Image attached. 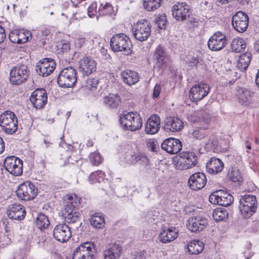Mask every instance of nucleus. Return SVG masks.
I'll list each match as a JSON object with an SVG mask.
<instances>
[{"mask_svg": "<svg viewBox=\"0 0 259 259\" xmlns=\"http://www.w3.org/2000/svg\"><path fill=\"white\" fill-rule=\"evenodd\" d=\"M208 144L212 146V148L217 149L219 146V142L217 139L214 137H210L208 141Z\"/></svg>", "mask_w": 259, "mask_h": 259, "instance_id": "58", "label": "nucleus"}, {"mask_svg": "<svg viewBox=\"0 0 259 259\" xmlns=\"http://www.w3.org/2000/svg\"><path fill=\"white\" fill-rule=\"evenodd\" d=\"M155 23L160 29H163L166 25V19L164 15L157 16L155 19Z\"/></svg>", "mask_w": 259, "mask_h": 259, "instance_id": "51", "label": "nucleus"}, {"mask_svg": "<svg viewBox=\"0 0 259 259\" xmlns=\"http://www.w3.org/2000/svg\"><path fill=\"white\" fill-rule=\"evenodd\" d=\"M146 253L145 251H140L138 252L135 255V259H146Z\"/></svg>", "mask_w": 259, "mask_h": 259, "instance_id": "62", "label": "nucleus"}, {"mask_svg": "<svg viewBox=\"0 0 259 259\" xmlns=\"http://www.w3.org/2000/svg\"><path fill=\"white\" fill-rule=\"evenodd\" d=\"M56 68V62L50 58H43L37 64L35 70L37 74L47 77L51 74Z\"/></svg>", "mask_w": 259, "mask_h": 259, "instance_id": "16", "label": "nucleus"}, {"mask_svg": "<svg viewBox=\"0 0 259 259\" xmlns=\"http://www.w3.org/2000/svg\"><path fill=\"white\" fill-rule=\"evenodd\" d=\"M0 126L4 133L14 134L18 129V120L14 113L6 111L2 113L0 116Z\"/></svg>", "mask_w": 259, "mask_h": 259, "instance_id": "4", "label": "nucleus"}, {"mask_svg": "<svg viewBox=\"0 0 259 259\" xmlns=\"http://www.w3.org/2000/svg\"><path fill=\"white\" fill-rule=\"evenodd\" d=\"M208 134L207 127L201 126L194 130L192 133V136L197 140L202 139L207 136Z\"/></svg>", "mask_w": 259, "mask_h": 259, "instance_id": "43", "label": "nucleus"}, {"mask_svg": "<svg viewBox=\"0 0 259 259\" xmlns=\"http://www.w3.org/2000/svg\"><path fill=\"white\" fill-rule=\"evenodd\" d=\"M224 165L222 161L215 157H211L206 163V171L210 174L216 175L222 171Z\"/></svg>", "mask_w": 259, "mask_h": 259, "instance_id": "28", "label": "nucleus"}, {"mask_svg": "<svg viewBox=\"0 0 259 259\" xmlns=\"http://www.w3.org/2000/svg\"><path fill=\"white\" fill-rule=\"evenodd\" d=\"M80 204V199L74 194L67 196L66 204L77 207Z\"/></svg>", "mask_w": 259, "mask_h": 259, "instance_id": "49", "label": "nucleus"}, {"mask_svg": "<svg viewBox=\"0 0 259 259\" xmlns=\"http://www.w3.org/2000/svg\"><path fill=\"white\" fill-rule=\"evenodd\" d=\"M18 32H19L18 30H14L12 31L9 33V39H10V40L12 42L14 43V44H19V37H18L19 33H18Z\"/></svg>", "mask_w": 259, "mask_h": 259, "instance_id": "55", "label": "nucleus"}, {"mask_svg": "<svg viewBox=\"0 0 259 259\" xmlns=\"http://www.w3.org/2000/svg\"><path fill=\"white\" fill-rule=\"evenodd\" d=\"M30 74V71L27 65L18 64L14 66L10 72V81L15 85H20L26 81Z\"/></svg>", "mask_w": 259, "mask_h": 259, "instance_id": "5", "label": "nucleus"}, {"mask_svg": "<svg viewBox=\"0 0 259 259\" xmlns=\"http://www.w3.org/2000/svg\"><path fill=\"white\" fill-rule=\"evenodd\" d=\"M211 121V116L209 114L205 113L201 119V122H200V126H205L208 128V125Z\"/></svg>", "mask_w": 259, "mask_h": 259, "instance_id": "53", "label": "nucleus"}, {"mask_svg": "<svg viewBox=\"0 0 259 259\" xmlns=\"http://www.w3.org/2000/svg\"><path fill=\"white\" fill-rule=\"evenodd\" d=\"M190 7L185 2H178L173 6L172 15L177 21H183L189 17Z\"/></svg>", "mask_w": 259, "mask_h": 259, "instance_id": "18", "label": "nucleus"}, {"mask_svg": "<svg viewBox=\"0 0 259 259\" xmlns=\"http://www.w3.org/2000/svg\"><path fill=\"white\" fill-rule=\"evenodd\" d=\"M120 75L123 81L128 85L134 84L139 80V74L131 70L122 71Z\"/></svg>", "mask_w": 259, "mask_h": 259, "instance_id": "34", "label": "nucleus"}, {"mask_svg": "<svg viewBox=\"0 0 259 259\" xmlns=\"http://www.w3.org/2000/svg\"><path fill=\"white\" fill-rule=\"evenodd\" d=\"M188 119L189 121L193 123H199L201 122V118L196 113L189 114Z\"/></svg>", "mask_w": 259, "mask_h": 259, "instance_id": "56", "label": "nucleus"}, {"mask_svg": "<svg viewBox=\"0 0 259 259\" xmlns=\"http://www.w3.org/2000/svg\"><path fill=\"white\" fill-rule=\"evenodd\" d=\"M77 78L75 69L72 66H69L63 68L60 72L57 81L61 87L72 88L75 84Z\"/></svg>", "mask_w": 259, "mask_h": 259, "instance_id": "6", "label": "nucleus"}, {"mask_svg": "<svg viewBox=\"0 0 259 259\" xmlns=\"http://www.w3.org/2000/svg\"><path fill=\"white\" fill-rule=\"evenodd\" d=\"M162 0H144L143 6L149 11L157 10L160 7Z\"/></svg>", "mask_w": 259, "mask_h": 259, "instance_id": "44", "label": "nucleus"}, {"mask_svg": "<svg viewBox=\"0 0 259 259\" xmlns=\"http://www.w3.org/2000/svg\"><path fill=\"white\" fill-rule=\"evenodd\" d=\"M122 252V246L117 243L110 244L104 251V259H118Z\"/></svg>", "mask_w": 259, "mask_h": 259, "instance_id": "30", "label": "nucleus"}, {"mask_svg": "<svg viewBox=\"0 0 259 259\" xmlns=\"http://www.w3.org/2000/svg\"><path fill=\"white\" fill-rule=\"evenodd\" d=\"M255 92L246 88H239L236 96L239 103L243 106H249L254 102Z\"/></svg>", "mask_w": 259, "mask_h": 259, "instance_id": "20", "label": "nucleus"}, {"mask_svg": "<svg viewBox=\"0 0 259 259\" xmlns=\"http://www.w3.org/2000/svg\"><path fill=\"white\" fill-rule=\"evenodd\" d=\"M239 203L240 211L244 218L248 219L256 212L257 202L255 195L248 194L242 196Z\"/></svg>", "mask_w": 259, "mask_h": 259, "instance_id": "2", "label": "nucleus"}, {"mask_svg": "<svg viewBox=\"0 0 259 259\" xmlns=\"http://www.w3.org/2000/svg\"><path fill=\"white\" fill-rule=\"evenodd\" d=\"M121 182V179L119 178H116L114 179H113L110 184L109 188H110L112 190H115L116 186H119Z\"/></svg>", "mask_w": 259, "mask_h": 259, "instance_id": "57", "label": "nucleus"}, {"mask_svg": "<svg viewBox=\"0 0 259 259\" xmlns=\"http://www.w3.org/2000/svg\"><path fill=\"white\" fill-rule=\"evenodd\" d=\"M160 118L158 115H152L145 124V133L149 135L156 134L160 129Z\"/></svg>", "mask_w": 259, "mask_h": 259, "instance_id": "27", "label": "nucleus"}, {"mask_svg": "<svg viewBox=\"0 0 259 259\" xmlns=\"http://www.w3.org/2000/svg\"><path fill=\"white\" fill-rule=\"evenodd\" d=\"M51 33V30L49 27H44L42 30V33L45 36H48Z\"/></svg>", "mask_w": 259, "mask_h": 259, "instance_id": "64", "label": "nucleus"}, {"mask_svg": "<svg viewBox=\"0 0 259 259\" xmlns=\"http://www.w3.org/2000/svg\"><path fill=\"white\" fill-rule=\"evenodd\" d=\"M103 103L109 109H116L121 105V98L118 94H110L104 97Z\"/></svg>", "mask_w": 259, "mask_h": 259, "instance_id": "33", "label": "nucleus"}, {"mask_svg": "<svg viewBox=\"0 0 259 259\" xmlns=\"http://www.w3.org/2000/svg\"><path fill=\"white\" fill-rule=\"evenodd\" d=\"M252 55L250 53L246 52L239 56L237 66L240 70L243 71L247 69L251 62Z\"/></svg>", "mask_w": 259, "mask_h": 259, "instance_id": "36", "label": "nucleus"}, {"mask_svg": "<svg viewBox=\"0 0 259 259\" xmlns=\"http://www.w3.org/2000/svg\"><path fill=\"white\" fill-rule=\"evenodd\" d=\"M147 147L149 150L151 151L154 152L156 151V144L153 141H149L147 143Z\"/></svg>", "mask_w": 259, "mask_h": 259, "instance_id": "60", "label": "nucleus"}, {"mask_svg": "<svg viewBox=\"0 0 259 259\" xmlns=\"http://www.w3.org/2000/svg\"><path fill=\"white\" fill-rule=\"evenodd\" d=\"M210 90L208 84L200 83L193 86L189 92V97L193 102H197L203 99Z\"/></svg>", "mask_w": 259, "mask_h": 259, "instance_id": "19", "label": "nucleus"}, {"mask_svg": "<svg viewBox=\"0 0 259 259\" xmlns=\"http://www.w3.org/2000/svg\"><path fill=\"white\" fill-rule=\"evenodd\" d=\"M37 193V188L30 182H26L20 184L16 190L18 197L25 201L33 199L36 196Z\"/></svg>", "mask_w": 259, "mask_h": 259, "instance_id": "8", "label": "nucleus"}, {"mask_svg": "<svg viewBox=\"0 0 259 259\" xmlns=\"http://www.w3.org/2000/svg\"><path fill=\"white\" fill-rule=\"evenodd\" d=\"M98 85V80L96 79L90 78L87 81L88 88L91 91L94 92L96 90Z\"/></svg>", "mask_w": 259, "mask_h": 259, "instance_id": "54", "label": "nucleus"}, {"mask_svg": "<svg viewBox=\"0 0 259 259\" xmlns=\"http://www.w3.org/2000/svg\"><path fill=\"white\" fill-rule=\"evenodd\" d=\"M19 32V44L26 42L29 40V38L31 36L30 32L27 30L20 29L18 30Z\"/></svg>", "mask_w": 259, "mask_h": 259, "instance_id": "46", "label": "nucleus"}, {"mask_svg": "<svg viewBox=\"0 0 259 259\" xmlns=\"http://www.w3.org/2000/svg\"><path fill=\"white\" fill-rule=\"evenodd\" d=\"M105 174L101 170H97L91 173L89 177V180L91 183L96 182L101 183L105 180Z\"/></svg>", "mask_w": 259, "mask_h": 259, "instance_id": "42", "label": "nucleus"}, {"mask_svg": "<svg viewBox=\"0 0 259 259\" xmlns=\"http://www.w3.org/2000/svg\"><path fill=\"white\" fill-rule=\"evenodd\" d=\"M6 33L4 28L0 25V44L2 43L6 38Z\"/></svg>", "mask_w": 259, "mask_h": 259, "instance_id": "61", "label": "nucleus"}, {"mask_svg": "<svg viewBox=\"0 0 259 259\" xmlns=\"http://www.w3.org/2000/svg\"><path fill=\"white\" fill-rule=\"evenodd\" d=\"M95 250L94 243L85 242L74 251L72 259H93Z\"/></svg>", "mask_w": 259, "mask_h": 259, "instance_id": "7", "label": "nucleus"}, {"mask_svg": "<svg viewBox=\"0 0 259 259\" xmlns=\"http://www.w3.org/2000/svg\"><path fill=\"white\" fill-rule=\"evenodd\" d=\"M186 62L191 68H198L203 65L202 60L198 57H192Z\"/></svg>", "mask_w": 259, "mask_h": 259, "instance_id": "48", "label": "nucleus"}, {"mask_svg": "<svg viewBox=\"0 0 259 259\" xmlns=\"http://www.w3.org/2000/svg\"><path fill=\"white\" fill-rule=\"evenodd\" d=\"M233 197L222 190H219L212 193L209 197V202L213 204L223 206H228L233 202Z\"/></svg>", "mask_w": 259, "mask_h": 259, "instance_id": "11", "label": "nucleus"}, {"mask_svg": "<svg viewBox=\"0 0 259 259\" xmlns=\"http://www.w3.org/2000/svg\"><path fill=\"white\" fill-rule=\"evenodd\" d=\"M119 117L120 125L125 130L136 131L142 126V118L137 112H124Z\"/></svg>", "mask_w": 259, "mask_h": 259, "instance_id": "1", "label": "nucleus"}, {"mask_svg": "<svg viewBox=\"0 0 259 259\" xmlns=\"http://www.w3.org/2000/svg\"><path fill=\"white\" fill-rule=\"evenodd\" d=\"M207 225V220L201 216H196L190 218L188 221V229L194 233L202 231Z\"/></svg>", "mask_w": 259, "mask_h": 259, "instance_id": "24", "label": "nucleus"}, {"mask_svg": "<svg viewBox=\"0 0 259 259\" xmlns=\"http://www.w3.org/2000/svg\"><path fill=\"white\" fill-rule=\"evenodd\" d=\"M178 236V231L174 227L163 230L159 235L161 242L167 243L175 240Z\"/></svg>", "mask_w": 259, "mask_h": 259, "instance_id": "32", "label": "nucleus"}, {"mask_svg": "<svg viewBox=\"0 0 259 259\" xmlns=\"http://www.w3.org/2000/svg\"><path fill=\"white\" fill-rule=\"evenodd\" d=\"M96 61L90 57H83L79 61L78 70L83 76H89L96 71Z\"/></svg>", "mask_w": 259, "mask_h": 259, "instance_id": "21", "label": "nucleus"}, {"mask_svg": "<svg viewBox=\"0 0 259 259\" xmlns=\"http://www.w3.org/2000/svg\"><path fill=\"white\" fill-rule=\"evenodd\" d=\"M62 50L63 52H67L70 50V45L68 42H63L62 45Z\"/></svg>", "mask_w": 259, "mask_h": 259, "instance_id": "63", "label": "nucleus"}, {"mask_svg": "<svg viewBox=\"0 0 259 259\" xmlns=\"http://www.w3.org/2000/svg\"><path fill=\"white\" fill-rule=\"evenodd\" d=\"M4 165L6 169L14 176H20L23 173V161L17 157H7L4 161Z\"/></svg>", "mask_w": 259, "mask_h": 259, "instance_id": "12", "label": "nucleus"}, {"mask_svg": "<svg viewBox=\"0 0 259 259\" xmlns=\"http://www.w3.org/2000/svg\"><path fill=\"white\" fill-rule=\"evenodd\" d=\"M61 214L67 223L76 224V228L80 226L81 223L79 219L80 213L76 207L66 204L61 210Z\"/></svg>", "mask_w": 259, "mask_h": 259, "instance_id": "13", "label": "nucleus"}, {"mask_svg": "<svg viewBox=\"0 0 259 259\" xmlns=\"http://www.w3.org/2000/svg\"><path fill=\"white\" fill-rule=\"evenodd\" d=\"M89 215V221L93 228L101 229L104 226L105 219L102 214L91 212Z\"/></svg>", "mask_w": 259, "mask_h": 259, "instance_id": "35", "label": "nucleus"}, {"mask_svg": "<svg viewBox=\"0 0 259 259\" xmlns=\"http://www.w3.org/2000/svg\"><path fill=\"white\" fill-rule=\"evenodd\" d=\"M161 146V148L167 152L176 154L182 149V144L179 139L169 138L165 140Z\"/></svg>", "mask_w": 259, "mask_h": 259, "instance_id": "25", "label": "nucleus"}, {"mask_svg": "<svg viewBox=\"0 0 259 259\" xmlns=\"http://www.w3.org/2000/svg\"><path fill=\"white\" fill-rule=\"evenodd\" d=\"M153 58L156 60V65L159 67L165 66L169 61V57L164 49L158 46L155 51Z\"/></svg>", "mask_w": 259, "mask_h": 259, "instance_id": "29", "label": "nucleus"}, {"mask_svg": "<svg viewBox=\"0 0 259 259\" xmlns=\"http://www.w3.org/2000/svg\"><path fill=\"white\" fill-rule=\"evenodd\" d=\"M246 47L244 39L240 37L234 38L231 44L232 51L237 53L244 51Z\"/></svg>", "mask_w": 259, "mask_h": 259, "instance_id": "38", "label": "nucleus"}, {"mask_svg": "<svg viewBox=\"0 0 259 259\" xmlns=\"http://www.w3.org/2000/svg\"><path fill=\"white\" fill-rule=\"evenodd\" d=\"M249 18L247 14L238 11L232 17V24L234 28L239 32H244L248 25Z\"/></svg>", "mask_w": 259, "mask_h": 259, "instance_id": "17", "label": "nucleus"}, {"mask_svg": "<svg viewBox=\"0 0 259 259\" xmlns=\"http://www.w3.org/2000/svg\"><path fill=\"white\" fill-rule=\"evenodd\" d=\"M227 44L226 35L221 31L215 32L210 37L207 46L212 51H219L222 50Z\"/></svg>", "mask_w": 259, "mask_h": 259, "instance_id": "15", "label": "nucleus"}, {"mask_svg": "<svg viewBox=\"0 0 259 259\" xmlns=\"http://www.w3.org/2000/svg\"><path fill=\"white\" fill-rule=\"evenodd\" d=\"M131 158L133 161H140L141 163L144 164H147L149 162V159L147 158V156L144 153H135L134 154L132 155Z\"/></svg>", "mask_w": 259, "mask_h": 259, "instance_id": "45", "label": "nucleus"}, {"mask_svg": "<svg viewBox=\"0 0 259 259\" xmlns=\"http://www.w3.org/2000/svg\"><path fill=\"white\" fill-rule=\"evenodd\" d=\"M228 213L226 209L223 208H217L212 212V217L216 222H220L227 218Z\"/></svg>", "mask_w": 259, "mask_h": 259, "instance_id": "41", "label": "nucleus"}, {"mask_svg": "<svg viewBox=\"0 0 259 259\" xmlns=\"http://www.w3.org/2000/svg\"><path fill=\"white\" fill-rule=\"evenodd\" d=\"M161 87L160 85L156 84L153 90V96L154 98H157L161 92Z\"/></svg>", "mask_w": 259, "mask_h": 259, "instance_id": "59", "label": "nucleus"}, {"mask_svg": "<svg viewBox=\"0 0 259 259\" xmlns=\"http://www.w3.org/2000/svg\"><path fill=\"white\" fill-rule=\"evenodd\" d=\"M165 130L171 132H178L184 127L183 121L177 117H167L165 121Z\"/></svg>", "mask_w": 259, "mask_h": 259, "instance_id": "31", "label": "nucleus"}, {"mask_svg": "<svg viewBox=\"0 0 259 259\" xmlns=\"http://www.w3.org/2000/svg\"><path fill=\"white\" fill-rule=\"evenodd\" d=\"M53 236L56 240L61 242H65L71 237L70 229L66 224H58L54 229Z\"/></svg>", "mask_w": 259, "mask_h": 259, "instance_id": "22", "label": "nucleus"}, {"mask_svg": "<svg viewBox=\"0 0 259 259\" xmlns=\"http://www.w3.org/2000/svg\"><path fill=\"white\" fill-rule=\"evenodd\" d=\"M151 31L150 23L146 20L138 22L133 27L135 37L141 41L147 40L151 34Z\"/></svg>", "mask_w": 259, "mask_h": 259, "instance_id": "9", "label": "nucleus"}, {"mask_svg": "<svg viewBox=\"0 0 259 259\" xmlns=\"http://www.w3.org/2000/svg\"><path fill=\"white\" fill-rule=\"evenodd\" d=\"M35 223L37 227L40 230L47 228L50 224L48 217L43 213L38 214Z\"/></svg>", "mask_w": 259, "mask_h": 259, "instance_id": "40", "label": "nucleus"}, {"mask_svg": "<svg viewBox=\"0 0 259 259\" xmlns=\"http://www.w3.org/2000/svg\"><path fill=\"white\" fill-rule=\"evenodd\" d=\"M7 213L10 219L17 221L23 220L26 214L24 206L17 203L9 205Z\"/></svg>", "mask_w": 259, "mask_h": 259, "instance_id": "26", "label": "nucleus"}, {"mask_svg": "<svg viewBox=\"0 0 259 259\" xmlns=\"http://www.w3.org/2000/svg\"><path fill=\"white\" fill-rule=\"evenodd\" d=\"M30 101L33 107L37 109L45 107L48 102L47 91L43 88H38L32 92Z\"/></svg>", "mask_w": 259, "mask_h": 259, "instance_id": "14", "label": "nucleus"}, {"mask_svg": "<svg viewBox=\"0 0 259 259\" xmlns=\"http://www.w3.org/2000/svg\"><path fill=\"white\" fill-rule=\"evenodd\" d=\"M231 180L233 182H239L242 180V177L239 170L236 168H232L231 173L229 174Z\"/></svg>", "mask_w": 259, "mask_h": 259, "instance_id": "50", "label": "nucleus"}, {"mask_svg": "<svg viewBox=\"0 0 259 259\" xmlns=\"http://www.w3.org/2000/svg\"><path fill=\"white\" fill-rule=\"evenodd\" d=\"M207 183V179L204 174L196 172L191 175L188 180L189 188L193 190L202 189Z\"/></svg>", "mask_w": 259, "mask_h": 259, "instance_id": "23", "label": "nucleus"}, {"mask_svg": "<svg viewBox=\"0 0 259 259\" xmlns=\"http://www.w3.org/2000/svg\"><path fill=\"white\" fill-rule=\"evenodd\" d=\"M110 47L114 52H124L125 54H130L132 47L129 37L124 33L114 34L110 40Z\"/></svg>", "mask_w": 259, "mask_h": 259, "instance_id": "3", "label": "nucleus"}, {"mask_svg": "<svg viewBox=\"0 0 259 259\" xmlns=\"http://www.w3.org/2000/svg\"><path fill=\"white\" fill-rule=\"evenodd\" d=\"M97 13V4L96 3L91 4L88 8V15L89 17L93 18Z\"/></svg>", "mask_w": 259, "mask_h": 259, "instance_id": "52", "label": "nucleus"}, {"mask_svg": "<svg viewBox=\"0 0 259 259\" xmlns=\"http://www.w3.org/2000/svg\"><path fill=\"white\" fill-rule=\"evenodd\" d=\"M197 163V156L193 152H183L179 154L176 167L180 169H187L195 166Z\"/></svg>", "mask_w": 259, "mask_h": 259, "instance_id": "10", "label": "nucleus"}, {"mask_svg": "<svg viewBox=\"0 0 259 259\" xmlns=\"http://www.w3.org/2000/svg\"><path fill=\"white\" fill-rule=\"evenodd\" d=\"M98 12L100 16H111L115 15L116 11L114 10L110 4L106 3L105 4H101L98 9Z\"/></svg>", "mask_w": 259, "mask_h": 259, "instance_id": "39", "label": "nucleus"}, {"mask_svg": "<svg viewBox=\"0 0 259 259\" xmlns=\"http://www.w3.org/2000/svg\"><path fill=\"white\" fill-rule=\"evenodd\" d=\"M204 243L198 240H194L188 244V252L192 254H198L202 251L204 248Z\"/></svg>", "mask_w": 259, "mask_h": 259, "instance_id": "37", "label": "nucleus"}, {"mask_svg": "<svg viewBox=\"0 0 259 259\" xmlns=\"http://www.w3.org/2000/svg\"><path fill=\"white\" fill-rule=\"evenodd\" d=\"M89 158L91 162L94 165L100 164L103 160V158L98 152L91 153L90 155Z\"/></svg>", "mask_w": 259, "mask_h": 259, "instance_id": "47", "label": "nucleus"}]
</instances>
